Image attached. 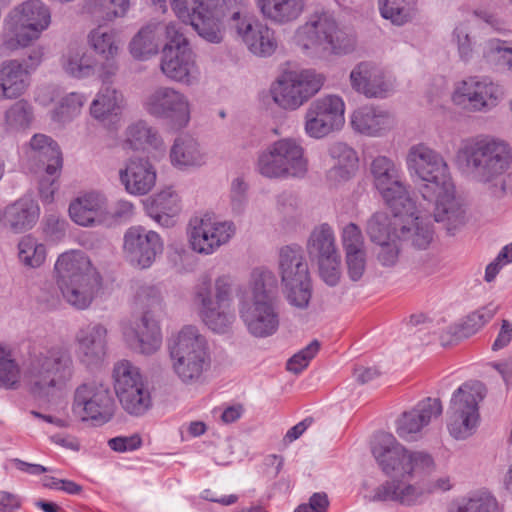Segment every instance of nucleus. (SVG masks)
Instances as JSON below:
<instances>
[{
    "label": "nucleus",
    "mask_w": 512,
    "mask_h": 512,
    "mask_svg": "<svg viewBox=\"0 0 512 512\" xmlns=\"http://www.w3.org/2000/svg\"><path fill=\"white\" fill-rule=\"evenodd\" d=\"M459 164V169L472 179L490 184L495 196L512 194V173L502 176L505 169L502 162H459Z\"/></svg>",
    "instance_id": "27"
},
{
    "label": "nucleus",
    "mask_w": 512,
    "mask_h": 512,
    "mask_svg": "<svg viewBox=\"0 0 512 512\" xmlns=\"http://www.w3.org/2000/svg\"><path fill=\"white\" fill-rule=\"evenodd\" d=\"M119 178L127 193L143 196L155 186L157 172L151 162H128L119 171Z\"/></svg>",
    "instance_id": "33"
},
{
    "label": "nucleus",
    "mask_w": 512,
    "mask_h": 512,
    "mask_svg": "<svg viewBox=\"0 0 512 512\" xmlns=\"http://www.w3.org/2000/svg\"><path fill=\"white\" fill-rule=\"evenodd\" d=\"M486 45L491 53L499 55L498 61L512 74V48L499 39H490Z\"/></svg>",
    "instance_id": "61"
},
{
    "label": "nucleus",
    "mask_w": 512,
    "mask_h": 512,
    "mask_svg": "<svg viewBox=\"0 0 512 512\" xmlns=\"http://www.w3.org/2000/svg\"><path fill=\"white\" fill-rule=\"evenodd\" d=\"M264 18L285 25L297 20L304 11L305 0H255Z\"/></svg>",
    "instance_id": "38"
},
{
    "label": "nucleus",
    "mask_w": 512,
    "mask_h": 512,
    "mask_svg": "<svg viewBox=\"0 0 512 512\" xmlns=\"http://www.w3.org/2000/svg\"><path fill=\"white\" fill-rule=\"evenodd\" d=\"M497 508L496 498L487 491H480L458 501L455 512H496Z\"/></svg>",
    "instance_id": "48"
},
{
    "label": "nucleus",
    "mask_w": 512,
    "mask_h": 512,
    "mask_svg": "<svg viewBox=\"0 0 512 512\" xmlns=\"http://www.w3.org/2000/svg\"><path fill=\"white\" fill-rule=\"evenodd\" d=\"M166 35L167 43L164 47H171V49H190L188 46V40L184 36L183 25L177 23H169L162 25Z\"/></svg>",
    "instance_id": "59"
},
{
    "label": "nucleus",
    "mask_w": 512,
    "mask_h": 512,
    "mask_svg": "<svg viewBox=\"0 0 512 512\" xmlns=\"http://www.w3.org/2000/svg\"><path fill=\"white\" fill-rule=\"evenodd\" d=\"M163 252V242L158 233L142 226L127 229L123 238V253L134 267L149 268Z\"/></svg>",
    "instance_id": "21"
},
{
    "label": "nucleus",
    "mask_w": 512,
    "mask_h": 512,
    "mask_svg": "<svg viewBox=\"0 0 512 512\" xmlns=\"http://www.w3.org/2000/svg\"><path fill=\"white\" fill-rule=\"evenodd\" d=\"M88 41L94 51L101 57L118 55L119 47L112 31H103L100 27L96 28L89 33Z\"/></svg>",
    "instance_id": "50"
},
{
    "label": "nucleus",
    "mask_w": 512,
    "mask_h": 512,
    "mask_svg": "<svg viewBox=\"0 0 512 512\" xmlns=\"http://www.w3.org/2000/svg\"><path fill=\"white\" fill-rule=\"evenodd\" d=\"M191 26L200 37L211 43H220L223 40V17L219 9H210L204 3L190 12Z\"/></svg>",
    "instance_id": "35"
},
{
    "label": "nucleus",
    "mask_w": 512,
    "mask_h": 512,
    "mask_svg": "<svg viewBox=\"0 0 512 512\" xmlns=\"http://www.w3.org/2000/svg\"><path fill=\"white\" fill-rule=\"evenodd\" d=\"M404 0H379L380 13L395 25H403L410 19V12L403 5Z\"/></svg>",
    "instance_id": "56"
},
{
    "label": "nucleus",
    "mask_w": 512,
    "mask_h": 512,
    "mask_svg": "<svg viewBox=\"0 0 512 512\" xmlns=\"http://www.w3.org/2000/svg\"><path fill=\"white\" fill-rule=\"evenodd\" d=\"M74 370L69 348L61 345L42 347L30 353L24 367V381L34 396L45 398L64 388Z\"/></svg>",
    "instance_id": "4"
},
{
    "label": "nucleus",
    "mask_w": 512,
    "mask_h": 512,
    "mask_svg": "<svg viewBox=\"0 0 512 512\" xmlns=\"http://www.w3.org/2000/svg\"><path fill=\"white\" fill-rule=\"evenodd\" d=\"M107 329L100 323H90L76 334V356L86 367L100 364L106 353Z\"/></svg>",
    "instance_id": "25"
},
{
    "label": "nucleus",
    "mask_w": 512,
    "mask_h": 512,
    "mask_svg": "<svg viewBox=\"0 0 512 512\" xmlns=\"http://www.w3.org/2000/svg\"><path fill=\"white\" fill-rule=\"evenodd\" d=\"M145 207L147 214L160 226L171 227L174 217L181 211V201L176 191L167 187L149 197Z\"/></svg>",
    "instance_id": "34"
},
{
    "label": "nucleus",
    "mask_w": 512,
    "mask_h": 512,
    "mask_svg": "<svg viewBox=\"0 0 512 512\" xmlns=\"http://www.w3.org/2000/svg\"><path fill=\"white\" fill-rule=\"evenodd\" d=\"M199 156V144L189 134L176 137L170 148V160H195Z\"/></svg>",
    "instance_id": "53"
},
{
    "label": "nucleus",
    "mask_w": 512,
    "mask_h": 512,
    "mask_svg": "<svg viewBox=\"0 0 512 512\" xmlns=\"http://www.w3.org/2000/svg\"><path fill=\"white\" fill-rule=\"evenodd\" d=\"M268 155L274 160H302L304 150L295 139L285 138L274 142Z\"/></svg>",
    "instance_id": "52"
},
{
    "label": "nucleus",
    "mask_w": 512,
    "mask_h": 512,
    "mask_svg": "<svg viewBox=\"0 0 512 512\" xmlns=\"http://www.w3.org/2000/svg\"><path fill=\"white\" fill-rule=\"evenodd\" d=\"M323 83V76L312 70L290 73L273 87V99L282 108L294 110L316 94Z\"/></svg>",
    "instance_id": "17"
},
{
    "label": "nucleus",
    "mask_w": 512,
    "mask_h": 512,
    "mask_svg": "<svg viewBox=\"0 0 512 512\" xmlns=\"http://www.w3.org/2000/svg\"><path fill=\"white\" fill-rule=\"evenodd\" d=\"M394 125V116L380 107L366 106L354 115V128L366 135H380L392 129Z\"/></svg>",
    "instance_id": "37"
},
{
    "label": "nucleus",
    "mask_w": 512,
    "mask_h": 512,
    "mask_svg": "<svg viewBox=\"0 0 512 512\" xmlns=\"http://www.w3.org/2000/svg\"><path fill=\"white\" fill-rule=\"evenodd\" d=\"M371 171L376 188L392 211L404 210L406 213H412L416 209L415 203L401 182L395 162H372Z\"/></svg>",
    "instance_id": "20"
},
{
    "label": "nucleus",
    "mask_w": 512,
    "mask_h": 512,
    "mask_svg": "<svg viewBox=\"0 0 512 512\" xmlns=\"http://www.w3.org/2000/svg\"><path fill=\"white\" fill-rule=\"evenodd\" d=\"M397 239H392L383 244H379L380 250L378 251V260L383 266H393L399 255V247L396 243Z\"/></svg>",
    "instance_id": "63"
},
{
    "label": "nucleus",
    "mask_w": 512,
    "mask_h": 512,
    "mask_svg": "<svg viewBox=\"0 0 512 512\" xmlns=\"http://www.w3.org/2000/svg\"><path fill=\"white\" fill-rule=\"evenodd\" d=\"M503 98L500 85L486 77H469L456 86L452 100L454 104L470 112H488Z\"/></svg>",
    "instance_id": "18"
},
{
    "label": "nucleus",
    "mask_w": 512,
    "mask_h": 512,
    "mask_svg": "<svg viewBox=\"0 0 512 512\" xmlns=\"http://www.w3.org/2000/svg\"><path fill=\"white\" fill-rule=\"evenodd\" d=\"M18 257L25 266L40 267L46 259V247L31 234L26 235L18 243Z\"/></svg>",
    "instance_id": "47"
},
{
    "label": "nucleus",
    "mask_w": 512,
    "mask_h": 512,
    "mask_svg": "<svg viewBox=\"0 0 512 512\" xmlns=\"http://www.w3.org/2000/svg\"><path fill=\"white\" fill-rule=\"evenodd\" d=\"M256 170L270 179L303 178L307 162H257Z\"/></svg>",
    "instance_id": "45"
},
{
    "label": "nucleus",
    "mask_w": 512,
    "mask_h": 512,
    "mask_svg": "<svg viewBox=\"0 0 512 512\" xmlns=\"http://www.w3.org/2000/svg\"><path fill=\"white\" fill-rule=\"evenodd\" d=\"M121 145L124 150L136 152H164L166 150L159 131L144 120H138L127 126Z\"/></svg>",
    "instance_id": "30"
},
{
    "label": "nucleus",
    "mask_w": 512,
    "mask_h": 512,
    "mask_svg": "<svg viewBox=\"0 0 512 512\" xmlns=\"http://www.w3.org/2000/svg\"><path fill=\"white\" fill-rule=\"evenodd\" d=\"M306 250L312 260L339 253L333 228L328 223L315 226L307 239Z\"/></svg>",
    "instance_id": "39"
},
{
    "label": "nucleus",
    "mask_w": 512,
    "mask_h": 512,
    "mask_svg": "<svg viewBox=\"0 0 512 512\" xmlns=\"http://www.w3.org/2000/svg\"><path fill=\"white\" fill-rule=\"evenodd\" d=\"M115 393L122 408L132 416H142L152 407L149 384L140 369L127 360L113 370Z\"/></svg>",
    "instance_id": "13"
},
{
    "label": "nucleus",
    "mask_w": 512,
    "mask_h": 512,
    "mask_svg": "<svg viewBox=\"0 0 512 512\" xmlns=\"http://www.w3.org/2000/svg\"><path fill=\"white\" fill-rule=\"evenodd\" d=\"M32 108L27 101L15 102L5 112V121L13 129L26 128L32 121Z\"/></svg>",
    "instance_id": "54"
},
{
    "label": "nucleus",
    "mask_w": 512,
    "mask_h": 512,
    "mask_svg": "<svg viewBox=\"0 0 512 512\" xmlns=\"http://www.w3.org/2000/svg\"><path fill=\"white\" fill-rule=\"evenodd\" d=\"M390 218L384 213H376L368 222L367 232L373 242L383 244L392 239L410 243L419 249H425L432 240V230L418 216L415 210L406 213L392 211Z\"/></svg>",
    "instance_id": "9"
},
{
    "label": "nucleus",
    "mask_w": 512,
    "mask_h": 512,
    "mask_svg": "<svg viewBox=\"0 0 512 512\" xmlns=\"http://www.w3.org/2000/svg\"><path fill=\"white\" fill-rule=\"evenodd\" d=\"M486 395V388L480 381L463 383L452 394L447 410V428L457 440L470 437L479 424V403Z\"/></svg>",
    "instance_id": "11"
},
{
    "label": "nucleus",
    "mask_w": 512,
    "mask_h": 512,
    "mask_svg": "<svg viewBox=\"0 0 512 512\" xmlns=\"http://www.w3.org/2000/svg\"><path fill=\"white\" fill-rule=\"evenodd\" d=\"M443 411L438 398L426 397L410 410L404 411L396 420V433L406 442L417 441L423 436V430Z\"/></svg>",
    "instance_id": "22"
},
{
    "label": "nucleus",
    "mask_w": 512,
    "mask_h": 512,
    "mask_svg": "<svg viewBox=\"0 0 512 512\" xmlns=\"http://www.w3.org/2000/svg\"><path fill=\"white\" fill-rule=\"evenodd\" d=\"M142 445V438L135 433L129 436H117L109 439L108 446L115 452L125 453L139 449Z\"/></svg>",
    "instance_id": "60"
},
{
    "label": "nucleus",
    "mask_w": 512,
    "mask_h": 512,
    "mask_svg": "<svg viewBox=\"0 0 512 512\" xmlns=\"http://www.w3.org/2000/svg\"><path fill=\"white\" fill-rule=\"evenodd\" d=\"M278 272L287 302L294 308L306 309L312 297V282L302 246L293 243L279 249Z\"/></svg>",
    "instance_id": "10"
},
{
    "label": "nucleus",
    "mask_w": 512,
    "mask_h": 512,
    "mask_svg": "<svg viewBox=\"0 0 512 512\" xmlns=\"http://www.w3.org/2000/svg\"><path fill=\"white\" fill-rule=\"evenodd\" d=\"M457 160H511L512 147L503 139L477 135L461 140Z\"/></svg>",
    "instance_id": "23"
},
{
    "label": "nucleus",
    "mask_w": 512,
    "mask_h": 512,
    "mask_svg": "<svg viewBox=\"0 0 512 512\" xmlns=\"http://www.w3.org/2000/svg\"><path fill=\"white\" fill-rule=\"evenodd\" d=\"M123 106L122 93L111 86H104L95 95L89 110L92 118L113 128L120 121Z\"/></svg>",
    "instance_id": "31"
},
{
    "label": "nucleus",
    "mask_w": 512,
    "mask_h": 512,
    "mask_svg": "<svg viewBox=\"0 0 512 512\" xmlns=\"http://www.w3.org/2000/svg\"><path fill=\"white\" fill-rule=\"evenodd\" d=\"M354 88L369 98H385L395 90V79L381 68L360 63L354 73Z\"/></svg>",
    "instance_id": "29"
},
{
    "label": "nucleus",
    "mask_w": 512,
    "mask_h": 512,
    "mask_svg": "<svg viewBox=\"0 0 512 512\" xmlns=\"http://www.w3.org/2000/svg\"><path fill=\"white\" fill-rule=\"evenodd\" d=\"M160 69L168 79L182 84L191 85L197 79V68L191 49L163 47Z\"/></svg>",
    "instance_id": "28"
},
{
    "label": "nucleus",
    "mask_w": 512,
    "mask_h": 512,
    "mask_svg": "<svg viewBox=\"0 0 512 512\" xmlns=\"http://www.w3.org/2000/svg\"><path fill=\"white\" fill-rule=\"evenodd\" d=\"M39 216L38 204L29 197H23L5 207L2 226L15 234L24 233L36 225Z\"/></svg>",
    "instance_id": "32"
},
{
    "label": "nucleus",
    "mask_w": 512,
    "mask_h": 512,
    "mask_svg": "<svg viewBox=\"0 0 512 512\" xmlns=\"http://www.w3.org/2000/svg\"><path fill=\"white\" fill-rule=\"evenodd\" d=\"M20 378V367L13 357L12 349L0 343V388L17 389Z\"/></svg>",
    "instance_id": "46"
},
{
    "label": "nucleus",
    "mask_w": 512,
    "mask_h": 512,
    "mask_svg": "<svg viewBox=\"0 0 512 512\" xmlns=\"http://www.w3.org/2000/svg\"><path fill=\"white\" fill-rule=\"evenodd\" d=\"M68 211L74 223L91 227L103 222L108 213V200L99 191H88L72 200Z\"/></svg>",
    "instance_id": "26"
},
{
    "label": "nucleus",
    "mask_w": 512,
    "mask_h": 512,
    "mask_svg": "<svg viewBox=\"0 0 512 512\" xmlns=\"http://www.w3.org/2000/svg\"><path fill=\"white\" fill-rule=\"evenodd\" d=\"M370 448L381 471L392 478L376 489L374 500L404 505L417 503L422 492L409 481L435 469L432 455L425 450L408 449L393 434L384 431L373 435Z\"/></svg>",
    "instance_id": "1"
},
{
    "label": "nucleus",
    "mask_w": 512,
    "mask_h": 512,
    "mask_svg": "<svg viewBox=\"0 0 512 512\" xmlns=\"http://www.w3.org/2000/svg\"><path fill=\"white\" fill-rule=\"evenodd\" d=\"M345 104L340 96L326 95L314 100L306 112V132L314 138H322L340 130L344 123Z\"/></svg>",
    "instance_id": "19"
},
{
    "label": "nucleus",
    "mask_w": 512,
    "mask_h": 512,
    "mask_svg": "<svg viewBox=\"0 0 512 512\" xmlns=\"http://www.w3.org/2000/svg\"><path fill=\"white\" fill-rule=\"evenodd\" d=\"M408 170L423 198L435 203L434 219L451 233L465 222V210L455 197L446 162H409Z\"/></svg>",
    "instance_id": "3"
},
{
    "label": "nucleus",
    "mask_w": 512,
    "mask_h": 512,
    "mask_svg": "<svg viewBox=\"0 0 512 512\" xmlns=\"http://www.w3.org/2000/svg\"><path fill=\"white\" fill-rule=\"evenodd\" d=\"M29 146L32 157L46 160H62V151L58 143L48 135L35 134Z\"/></svg>",
    "instance_id": "49"
},
{
    "label": "nucleus",
    "mask_w": 512,
    "mask_h": 512,
    "mask_svg": "<svg viewBox=\"0 0 512 512\" xmlns=\"http://www.w3.org/2000/svg\"><path fill=\"white\" fill-rule=\"evenodd\" d=\"M123 336L131 349L145 355L155 353L162 344L159 322L149 310L143 313L135 325L126 327Z\"/></svg>",
    "instance_id": "24"
},
{
    "label": "nucleus",
    "mask_w": 512,
    "mask_h": 512,
    "mask_svg": "<svg viewBox=\"0 0 512 512\" xmlns=\"http://www.w3.org/2000/svg\"><path fill=\"white\" fill-rule=\"evenodd\" d=\"M84 95L72 92L61 99L54 111V118L62 123L72 120L79 115L85 103Z\"/></svg>",
    "instance_id": "51"
},
{
    "label": "nucleus",
    "mask_w": 512,
    "mask_h": 512,
    "mask_svg": "<svg viewBox=\"0 0 512 512\" xmlns=\"http://www.w3.org/2000/svg\"><path fill=\"white\" fill-rule=\"evenodd\" d=\"M115 407L112 392L102 383L85 382L74 392L72 409L83 421L103 425L112 419Z\"/></svg>",
    "instance_id": "15"
},
{
    "label": "nucleus",
    "mask_w": 512,
    "mask_h": 512,
    "mask_svg": "<svg viewBox=\"0 0 512 512\" xmlns=\"http://www.w3.org/2000/svg\"><path fill=\"white\" fill-rule=\"evenodd\" d=\"M143 106L149 115L177 130L187 127L191 119L188 97L172 87H157L146 97Z\"/></svg>",
    "instance_id": "16"
},
{
    "label": "nucleus",
    "mask_w": 512,
    "mask_h": 512,
    "mask_svg": "<svg viewBox=\"0 0 512 512\" xmlns=\"http://www.w3.org/2000/svg\"><path fill=\"white\" fill-rule=\"evenodd\" d=\"M278 291L276 275L266 268H255L247 286L237 290L239 316L252 336L266 338L277 332Z\"/></svg>",
    "instance_id": "2"
},
{
    "label": "nucleus",
    "mask_w": 512,
    "mask_h": 512,
    "mask_svg": "<svg viewBox=\"0 0 512 512\" xmlns=\"http://www.w3.org/2000/svg\"><path fill=\"white\" fill-rule=\"evenodd\" d=\"M62 68L69 76L83 79L96 75L97 61L85 49H70L62 58Z\"/></svg>",
    "instance_id": "42"
},
{
    "label": "nucleus",
    "mask_w": 512,
    "mask_h": 512,
    "mask_svg": "<svg viewBox=\"0 0 512 512\" xmlns=\"http://www.w3.org/2000/svg\"><path fill=\"white\" fill-rule=\"evenodd\" d=\"M236 233L232 221H220L210 214L189 220L187 237L190 248L197 254L208 256L226 245Z\"/></svg>",
    "instance_id": "14"
},
{
    "label": "nucleus",
    "mask_w": 512,
    "mask_h": 512,
    "mask_svg": "<svg viewBox=\"0 0 512 512\" xmlns=\"http://www.w3.org/2000/svg\"><path fill=\"white\" fill-rule=\"evenodd\" d=\"M320 278L329 286L338 284L341 277V256L339 253L315 260Z\"/></svg>",
    "instance_id": "55"
},
{
    "label": "nucleus",
    "mask_w": 512,
    "mask_h": 512,
    "mask_svg": "<svg viewBox=\"0 0 512 512\" xmlns=\"http://www.w3.org/2000/svg\"><path fill=\"white\" fill-rule=\"evenodd\" d=\"M51 22L49 8L40 0H28L14 8L5 22L6 35L4 45L11 50L25 47L37 39Z\"/></svg>",
    "instance_id": "12"
},
{
    "label": "nucleus",
    "mask_w": 512,
    "mask_h": 512,
    "mask_svg": "<svg viewBox=\"0 0 512 512\" xmlns=\"http://www.w3.org/2000/svg\"><path fill=\"white\" fill-rule=\"evenodd\" d=\"M497 311L498 306L494 303H489L468 314L461 324L450 327L449 333L455 338V341L468 338L488 323Z\"/></svg>",
    "instance_id": "43"
},
{
    "label": "nucleus",
    "mask_w": 512,
    "mask_h": 512,
    "mask_svg": "<svg viewBox=\"0 0 512 512\" xmlns=\"http://www.w3.org/2000/svg\"><path fill=\"white\" fill-rule=\"evenodd\" d=\"M320 348V343L317 340H313L310 344H308L305 348L300 350L298 353L294 354L286 364V368L288 371L293 372L295 374L301 373L307 366L310 361L315 357Z\"/></svg>",
    "instance_id": "58"
},
{
    "label": "nucleus",
    "mask_w": 512,
    "mask_h": 512,
    "mask_svg": "<svg viewBox=\"0 0 512 512\" xmlns=\"http://www.w3.org/2000/svg\"><path fill=\"white\" fill-rule=\"evenodd\" d=\"M161 23L151 22L142 27L130 42V53L136 59H146L158 52L159 35L162 33Z\"/></svg>",
    "instance_id": "41"
},
{
    "label": "nucleus",
    "mask_w": 512,
    "mask_h": 512,
    "mask_svg": "<svg viewBox=\"0 0 512 512\" xmlns=\"http://www.w3.org/2000/svg\"><path fill=\"white\" fill-rule=\"evenodd\" d=\"M28 86V71L21 62L13 59L0 64V100L17 99Z\"/></svg>",
    "instance_id": "36"
},
{
    "label": "nucleus",
    "mask_w": 512,
    "mask_h": 512,
    "mask_svg": "<svg viewBox=\"0 0 512 512\" xmlns=\"http://www.w3.org/2000/svg\"><path fill=\"white\" fill-rule=\"evenodd\" d=\"M54 269L64 299L76 309L88 308L101 282L85 253L72 250L61 254Z\"/></svg>",
    "instance_id": "5"
},
{
    "label": "nucleus",
    "mask_w": 512,
    "mask_h": 512,
    "mask_svg": "<svg viewBox=\"0 0 512 512\" xmlns=\"http://www.w3.org/2000/svg\"><path fill=\"white\" fill-rule=\"evenodd\" d=\"M116 56L117 55H110L108 57H102L103 61L100 65L97 64L96 74L104 85L111 82L112 78L118 72L119 66Z\"/></svg>",
    "instance_id": "62"
},
{
    "label": "nucleus",
    "mask_w": 512,
    "mask_h": 512,
    "mask_svg": "<svg viewBox=\"0 0 512 512\" xmlns=\"http://www.w3.org/2000/svg\"><path fill=\"white\" fill-rule=\"evenodd\" d=\"M168 350L172 370L181 383L202 382L210 367V354L206 338L197 327L184 326L169 339Z\"/></svg>",
    "instance_id": "6"
},
{
    "label": "nucleus",
    "mask_w": 512,
    "mask_h": 512,
    "mask_svg": "<svg viewBox=\"0 0 512 512\" xmlns=\"http://www.w3.org/2000/svg\"><path fill=\"white\" fill-rule=\"evenodd\" d=\"M329 500L325 493H314L307 503L300 504L294 512H327Z\"/></svg>",
    "instance_id": "64"
},
{
    "label": "nucleus",
    "mask_w": 512,
    "mask_h": 512,
    "mask_svg": "<svg viewBox=\"0 0 512 512\" xmlns=\"http://www.w3.org/2000/svg\"><path fill=\"white\" fill-rule=\"evenodd\" d=\"M232 294L233 280L229 275L218 276L214 282L209 275H202L194 287L193 300L199 307V315L215 333H227L235 320Z\"/></svg>",
    "instance_id": "7"
},
{
    "label": "nucleus",
    "mask_w": 512,
    "mask_h": 512,
    "mask_svg": "<svg viewBox=\"0 0 512 512\" xmlns=\"http://www.w3.org/2000/svg\"><path fill=\"white\" fill-rule=\"evenodd\" d=\"M226 21L229 28L235 31L243 42L254 29V26L259 23V21L251 17L246 10L240 12L238 10L233 11V13L226 18Z\"/></svg>",
    "instance_id": "57"
},
{
    "label": "nucleus",
    "mask_w": 512,
    "mask_h": 512,
    "mask_svg": "<svg viewBox=\"0 0 512 512\" xmlns=\"http://www.w3.org/2000/svg\"><path fill=\"white\" fill-rule=\"evenodd\" d=\"M297 45L310 57L326 59L348 52L350 38L328 12L311 14L295 33Z\"/></svg>",
    "instance_id": "8"
},
{
    "label": "nucleus",
    "mask_w": 512,
    "mask_h": 512,
    "mask_svg": "<svg viewBox=\"0 0 512 512\" xmlns=\"http://www.w3.org/2000/svg\"><path fill=\"white\" fill-rule=\"evenodd\" d=\"M129 8V0H86L83 7L84 11L100 25L123 18Z\"/></svg>",
    "instance_id": "40"
},
{
    "label": "nucleus",
    "mask_w": 512,
    "mask_h": 512,
    "mask_svg": "<svg viewBox=\"0 0 512 512\" xmlns=\"http://www.w3.org/2000/svg\"><path fill=\"white\" fill-rule=\"evenodd\" d=\"M244 43L251 53L260 57L271 56L277 48L274 31L260 21L246 37Z\"/></svg>",
    "instance_id": "44"
}]
</instances>
